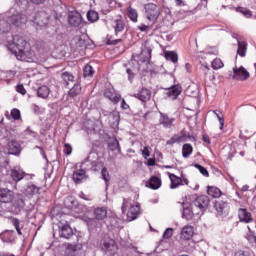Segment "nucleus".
I'll return each instance as SVG.
<instances>
[{"label":"nucleus","instance_id":"f257e3e1","mask_svg":"<svg viewBox=\"0 0 256 256\" xmlns=\"http://www.w3.org/2000/svg\"><path fill=\"white\" fill-rule=\"evenodd\" d=\"M8 49L20 61H33L35 54L31 51L29 42L19 35L12 36V40L8 42Z\"/></svg>","mask_w":256,"mask_h":256},{"label":"nucleus","instance_id":"f03ea898","mask_svg":"<svg viewBox=\"0 0 256 256\" xmlns=\"http://www.w3.org/2000/svg\"><path fill=\"white\" fill-rule=\"evenodd\" d=\"M128 207H129V210L127 212ZM121 209H122V213L127 212L128 221H135V219H137L139 217V214L141 213V207L139 206V204L133 205L131 204L130 200L127 198L123 199Z\"/></svg>","mask_w":256,"mask_h":256},{"label":"nucleus","instance_id":"7ed1b4c3","mask_svg":"<svg viewBox=\"0 0 256 256\" xmlns=\"http://www.w3.org/2000/svg\"><path fill=\"white\" fill-rule=\"evenodd\" d=\"M209 203H211V199L207 195H200L197 196L193 201L192 204L194 206L195 213L200 215H204L207 209H209Z\"/></svg>","mask_w":256,"mask_h":256},{"label":"nucleus","instance_id":"20e7f679","mask_svg":"<svg viewBox=\"0 0 256 256\" xmlns=\"http://www.w3.org/2000/svg\"><path fill=\"white\" fill-rule=\"evenodd\" d=\"M91 155H93V153H90L88 157L81 162L80 167H86L87 171H93L94 173L102 171L105 168L103 161L99 159L91 160Z\"/></svg>","mask_w":256,"mask_h":256},{"label":"nucleus","instance_id":"39448f33","mask_svg":"<svg viewBox=\"0 0 256 256\" xmlns=\"http://www.w3.org/2000/svg\"><path fill=\"white\" fill-rule=\"evenodd\" d=\"M25 195L23 194H16L13 196L12 200L10 201V213L13 215H19L23 209H25Z\"/></svg>","mask_w":256,"mask_h":256},{"label":"nucleus","instance_id":"423d86ee","mask_svg":"<svg viewBox=\"0 0 256 256\" xmlns=\"http://www.w3.org/2000/svg\"><path fill=\"white\" fill-rule=\"evenodd\" d=\"M100 249L106 255H115L118 251L117 242L113 239H104L100 241Z\"/></svg>","mask_w":256,"mask_h":256},{"label":"nucleus","instance_id":"0eeeda50","mask_svg":"<svg viewBox=\"0 0 256 256\" xmlns=\"http://www.w3.org/2000/svg\"><path fill=\"white\" fill-rule=\"evenodd\" d=\"M144 9L145 16L148 21H152V23H155V21L159 19V15H161V12L159 11V7H157V4L148 3L144 6Z\"/></svg>","mask_w":256,"mask_h":256},{"label":"nucleus","instance_id":"6e6552de","mask_svg":"<svg viewBox=\"0 0 256 256\" xmlns=\"http://www.w3.org/2000/svg\"><path fill=\"white\" fill-rule=\"evenodd\" d=\"M89 179V175H87V167L83 166L80 168H75L72 173V180L75 183V185H81L84 181H87Z\"/></svg>","mask_w":256,"mask_h":256},{"label":"nucleus","instance_id":"1a4fd4ad","mask_svg":"<svg viewBox=\"0 0 256 256\" xmlns=\"http://www.w3.org/2000/svg\"><path fill=\"white\" fill-rule=\"evenodd\" d=\"M238 217L240 223H246V224H251V227L256 228V221L253 218V214L249 212L246 208H239L238 209Z\"/></svg>","mask_w":256,"mask_h":256},{"label":"nucleus","instance_id":"9d476101","mask_svg":"<svg viewBox=\"0 0 256 256\" xmlns=\"http://www.w3.org/2000/svg\"><path fill=\"white\" fill-rule=\"evenodd\" d=\"M182 217L183 219H186V221H191L193 220V217L200 215L199 212H195V206L191 203L188 202H182Z\"/></svg>","mask_w":256,"mask_h":256},{"label":"nucleus","instance_id":"9b49d317","mask_svg":"<svg viewBox=\"0 0 256 256\" xmlns=\"http://www.w3.org/2000/svg\"><path fill=\"white\" fill-rule=\"evenodd\" d=\"M49 19H51V14L45 10H40L34 16V23L38 27H46L49 25Z\"/></svg>","mask_w":256,"mask_h":256},{"label":"nucleus","instance_id":"f8f14e48","mask_svg":"<svg viewBox=\"0 0 256 256\" xmlns=\"http://www.w3.org/2000/svg\"><path fill=\"white\" fill-rule=\"evenodd\" d=\"M251 75L249 74V71L245 69V67L240 66V67H234L233 68V75L232 79L235 81H247Z\"/></svg>","mask_w":256,"mask_h":256},{"label":"nucleus","instance_id":"ddd939ff","mask_svg":"<svg viewBox=\"0 0 256 256\" xmlns=\"http://www.w3.org/2000/svg\"><path fill=\"white\" fill-rule=\"evenodd\" d=\"M59 237L61 239H71L73 237V229L69 225V222L63 223V220L59 224Z\"/></svg>","mask_w":256,"mask_h":256},{"label":"nucleus","instance_id":"4468645a","mask_svg":"<svg viewBox=\"0 0 256 256\" xmlns=\"http://www.w3.org/2000/svg\"><path fill=\"white\" fill-rule=\"evenodd\" d=\"M104 97H106V99H109V101H111V103H114V105H117V103L121 101V94L117 93V91H115V88H106L104 91Z\"/></svg>","mask_w":256,"mask_h":256},{"label":"nucleus","instance_id":"2eb2a0df","mask_svg":"<svg viewBox=\"0 0 256 256\" xmlns=\"http://www.w3.org/2000/svg\"><path fill=\"white\" fill-rule=\"evenodd\" d=\"M214 209L217 212V216L221 217L223 215L229 214V203L224 201H216L214 203Z\"/></svg>","mask_w":256,"mask_h":256},{"label":"nucleus","instance_id":"dca6fc26","mask_svg":"<svg viewBox=\"0 0 256 256\" xmlns=\"http://www.w3.org/2000/svg\"><path fill=\"white\" fill-rule=\"evenodd\" d=\"M112 27L114 28L115 35L123 32L125 29V20L122 16H118L112 20Z\"/></svg>","mask_w":256,"mask_h":256},{"label":"nucleus","instance_id":"f3484780","mask_svg":"<svg viewBox=\"0 0 256 256\" xmlns=\"http://www.w3.org/2000/svg\"><path fill=\"white\" fill-rule=\"evenodd\" d=\"M8 21L12 25H15V27H20L22 23H25L27 21V18H25L23 14L16 12L15 14L9 17Z\"/></svg>","mask_w":256,"mask_h":256},{"label":"nucleus","instance_id":"a211bd4d","mask_svg":"<svg viewBox=\"0 0 256 256\" xmlns=\"http://www.w3.org/2000/svg\"><path fill=\"white\" fill-rule=\"evenodd\" d=\"M7 147L9 155H21V144H19L16 140L9 141Z\"/></svg>","mask_w":256,"mask_h":256},{"label":"nucleus","instance_id":"6ab92c4d","mask_svg":"<svg viewBox=\"0 0 256 256\" xmlns=\"http://www.w3.org/2000/svg\"><path fill=\"white\" fill-rule=\"evenodd\" d=\"M14 196L13 191L7 188L0 189V203H11Z\"/></svg>","mask_w":256,"mask_h":256},{"label":"nucleus","instance_id":"aec40b11","mask_svg":"<svg viewBox=\"0 0 256 256\" xmlns=\"http://www.w3.org/2000/svg\"><path fill=\"white\" fill-rule=\"evenodd\" d=\"M175 118H169V115L160 113L159 124L162 125L165 129H171L173 127V123Z\"/></svg>","mask_w":256,"mask_h":256},{"label":"nucleus","instance_id":"412c9836","mask_svg":"<svg viewBox=\"0 0 256 256\" xmlns=\"http://www.w3.org/2000/svg\"><path fill=\"white\" fill-rule=\"evenodd\" d=\"M182 92L183 88L181 86L174 85L167 89L166 95L170 99H177V97H179Z\"/></svg>","mask_w":256,"mask_h":256},{"label":"nucleus","instance_id":"4be33fe9","mask_svg":"<svg viewBox=\"0 0 256 256\" xmlns=\"http://www.w3.org/2000/svg\"><path fill=\"white\" fill-rule=\"evenodd\" d=\"M134 97L142 101V103H147L151 99V90L147 88H142L139 93L135 94Z\"/></svg>","mask_w":256,"mask_h":256},{"label":"nucleus","instance_id":"5701e85b","mask_svg":"<svg viewBox=\"0 0 256 256\" xmlns=\"http://www.w3.org/2000/svg\"><path fill=\"white\" fill-rule=\"evenodd\" d=\"M10 177L16 183H19V181H22V179H25V172L19 168H14L10 170Z\"/></svg>","mask_w":256,"mask_h":256},{"label":"nucleus","instance_id":"b1692460","mask_svg":"<svg viewBox=\"0 0 256 256\" xmlns=\"http://www.w3.org/2000/svg\"><path fill=\"white\" fill-rule=\"evenodd\" d=\"M195 233V230L193 229V226H184L181 231V239H184V241H189Z\"/></svg>","mask_w":256,"mask_h":256},{"label":"nucleus","instance_id":"393cba45","mask_svg":"<svg viewBox=\"0 0 256 256\" xmlns=\"http://www.w3.org/2000/svg\"><path fill=\"white\" fill-rule=\"evenodd\" d=\"M169 175V179L171 181L170 184V189H177V187H181V185H183V178L175 175V174H171L168 172Z\"/></svg>","mask_w":256,"mask_h":256},{"label":"nucleus","instance_id":"a878e982","mask_svg":"<svg viewBox=\"0 0 256 256\" xmlns=\"http://www.w3.org/2000/svg\"><path fill=\"white\" fill-rule=\"evenodd\" d=\"M61 79L64 87L69 88L71 83H75V76L71 72H63Z\"/></svg>","mask_w":256,"mask_h":256},{"label":"nucleus","instance_id":"bb28decb","mask_svg":"<svg viewBox=\"0 0 256 256\" xmlns=\"http://www.w3.org/2000/svg\"><path fill=\"white\" fill-rule=\"evenodd\" d=\"M68 21L71 25V27H79L81 23L83 22V18L81 17V14L79 13H73L69 15Z\"/></svg>","mask_w":256,"mask_h":256},{"label":"nucleus","instance_id":"cd10ccee","mask_svg":"<svg viewBox=\"0 0 256 256\" xmlns=\"http://www.w3.org/2000/svg\"><path fill=\"white\" fill-rule=\"evenodd\" d=\"M40 191L41 188L37 187L35 184H28L25 189V194L28 195V197H34V195H39Z\"/></svg>","mask_w":256,"mask_h":256},{"label":"nucleus","instance_id":"c85d7f7f","mask_svg":"<svg viewBox=\"0 0 256 256\" xmlns=\"http://www.w3.org/2000/svg\"><path fill=\"white\" fill-rule=\"evenodd\" d=\"M207 194L210 197H213L214 199H219L221 195H223V192H221V189L215 187V186H208L207 187Z\"/></svg>","mask_w":256,"mask_h":256},{"label":"nucleus","instance_id":"c756f323","mask_svg":"<svg viewBox=\"0 0 256 256\" xmlns=\"http://www.w3.org/2000/svg\"><path fill=\"white\" fill-rule=\"evenodd\" d=\"M81 84L75 83L73 87L68 91V97H71L74 99V97H77L78 95H81Z\"/></svg>","mask_w":256,"mask_h":256},{"label":"nucleus","instance_id":"7c9ffc66","mask_svg":"<svg viewBox=\"0 0 256 256\" xmlns=\"http://www.w3.org/2000/svg\"><path fill=\"white\" fill-rule=\"evenodd\" d=\"M51 93V90L47 87V86H40L37 89V96L40 99H47V97H49V94Z\"/></svg>","mask_w":256,"mask_h":256},{"label":"nucleus","instance_id":"2f4dec72","mask_svg":"<svg viewBox=\"0 0 256 256\" xmlns=\"http://www.w3.org/2000/svg\"><path fill=\"white\" fill-rule=\"evenodd\" d=\"M150 189H159L161 187V178L157 176H152L149 180V184L147 185Z\"/></svg>","mask_w":256,"mask_h":256},{"label":"nucleus","instance_id":"473e14b6","mask_svg":"<svg viewBox=\"0 0 256 256\" xmlns=\"http://www.w3.org/2000/svg\"><path fill=\"white\" fill-rule=\"evenodd\" d=\"M94 217L98 221H103L107 217V209L105 208H96L94 210Z\"/></svg>","mask_w":256,"mask_h":256},{"label":"nucleus","instance_id":"72a5a7b5","mask_svg":"<svg viewBox=\"0 0 256 256\" xmlns=\"http://www.w3.org/2000/svg\"><path fill=\"white\" fill-rule=\"evenodd\" d=\"M253 226L248 225L247 229H248V234L246 236L247 241H249L252 245H256V234L253 231V229L251 228Z\"/></svg>","mask_w":256,"mask_h":256},{"label":"nucleus","instance_id":"f704fd0d","mask_svg":"<svg viewBox=\"0 0 256 256\" xmlns=\"http://www.w3.org/2000/svg\"><path fill=\"white\" fill-rule=\"evenodd\" d=\"M237 53L240 57H245L247 53V42L245 41L238 42Z\"/></svg>","mask_w":256,"mask_h":256},{"label":"nucleus","instance_id":"c9c22d12","mask_svg":"<svg viewBox=\"0 0 256 256\" xmlns=\"http://www.w3.org/2000/svg\"><path fill=\"white\" fill-rule=\"evenodd\" d=\"M108 149L110 151H118V153H121V145H119V140L115 138L114 140L110 141L108 144Z\"/></svg>","mask_w":256,"mask_h":256},{"label":"nucleus","instance_id":"e433bc0d","mask_svg":"<svg viewBox=\"0 0 256 256\" xmlns=\"http://www.w3.org/2000/svg\"><path fill=\"white\" fill-rule=\"evenodd\" d=\"M126 73L128 75V81H130V83H133V79H135V75H137L138 70L137 68H135V66H130L126 69Z\"/></svg>","mask_w":256,"mask_h":256},{"label":"nucleus","instance_id":"4c0bfd02","mask_svg":"<svg viewBox=\"0 0 256 256\" xmlns=\"http://www.w3.org/2000/svg\"><path fill=\"white\" fill-rule=\"evenodd\" d=\"M191 153H193V146H191V144H184L182 147V156L184 159H188V157L191 156Z\"/></svg>","mask_w":256,"mask_h":256},{"label":"nucleus","instance_id":"58836bf2","mask_svg":"<svg viewBox=\"0 0 256 256\" xmlns=\"http://www.w3.org/2000/svg\"><path fill=\"white\" fill-rule=\"evenodd\" d=\"M236 11L237 13H241V15L246 17V19H251V17H253V12H251V10H249L248 8L239 6L236 8Z\"/></svg>","mask_w":256,"mask_h":256},{"label":"nucleus","instance_id":"ea45409f","mask_svg":"<svg viewBox=\"0 0 256 256\" xmlns=\"http://www.w3.org/2000/svg\"><path fill=\"white\" fill-rule=\"evenodd\" d=\"M127 16L129 17L130 20L133 21V23H137V19L139 17V14L137 13V10L134 8H128Z\"/></svg>","mask_w":256,"mask_h":256},{"label":"nucleus","instance_id":"a19ab883","mask_svg":"<svg viewBox=\"0 0 256 256\" xmlns=\"http://www.w3.org/2000/svg\"><path fill=\"white\" fill-rule=\"evenodd\" d=\"M11 224L13 225V227H15L18 235H23V232H21V229H23V227H21V220L17 219V218H12L11 219Z\"/></svg>","mask_w":256,"mask_h":256},{"label":"nucleus","instance_id":"79ce46f5","mask_svg":"<svg viewBox=\"0 0 256 256\" xmlns=\"http://www.w3.org/2000/svg\"><path fill=\"white\" fill-rule=\"evenodd\" d=\"M165 58L167 61H172V63H177V61H179L177 53L171 51L165 53Z\"/></svg>","mask_w":256,"mask_h":256},{"label":"nucleus","instance_id":"37998d69","mask_svg":"<svg viewBox=\"0 0 256 256\" xmlns=\"http://www.w3.org/2000/svg\"><path fill=\"white\" fill-rule=\"evenodd\" d=\"M87 19L90 23H95V21H99V14L96 11H88Z\"/></svg>","mask_w":256,"mask_h":256},{"label":"nucleus","instance_id":"c03bdc74","mask_svg":"<svg viewBox=\"0 0 256 256\" xmlns=\"http://www.w3.org/2000/svg\"><path fill=\"white\" fill-rule=\"evenodd\" d=\"M94 74H95V70H93V66L87 64L83 69V76L93 77Z\"/></svg>","mask_w":256,"mask_h":256},{"label":"nucleus","instance_id":"a18cd8bd","mask_svg":"<svg viewBox=\"0 0 256 256\" xmlns=\"http://www.w3.org/2000/svg\"><path fill=\"white\" fill-rule=\"evenodd\" d=\"M141 57H144L140 59L142 63H147V61H151V49H146L142 51Z\"/></svg>","mask_w":256,"mask_h":256},{"label":"nucleus","instance_id":"49530a36","mask_svg":"<svg viewBox=\"0 0 256 256\" xmlns=\"http://www.w3.org/2000/svg\"><path fill=\"white\" fill-rule=\"evenodd\" d=\"M101 175L102 179L106 183V187H109V181H111V178L109 177V171L107 170V167L102 168Z\"/></svg>","mask_w":256,"mask_h":256},{"label":"nucleus","instance_id":"de8ad7c7","mask_svg":"<svg viewBox=\"0 0 256 256\" xmlns=\"http://www.w3.org/2000/svg\"><path fill=\"white\" fill-rule=\"evenodd\" d=\"M213 113H214V115H216V117L220 123V130L223 131V127L225 125V118H223V116H221V111H219V110H214Z\"/></svg>","mask_w":256,"mask_h":256},{"label":"nucleus","instance_id":"09e8293b","mask_svg":"<svg viewBox=\"0 0 256 256\" xmlns=\"http://www.w3.org/2000/svg\"><path fill=\"white\" fill-rule=\"evenodd\" d=\"M225 64H223V61L220 58H216L212 61V68L217 71V69H222Z\"/></svg>","mask_w":256,"mask_h":256},{"label":"nucleus","instance_id":"8fccbe9b","mask_svg":"<svg viewBox=\"0 0 256 256\" xmlns=\"http://www.w3.org/2000/svg\"><path fill=\"white\" fill-rule=\"evenodd\" d=\"M183 141V136H173L171 139L167 140L166 145H175V143H181Z\"/></svg>","mask_w":256,"mask_h":256},{"label":"nucleus","instance_id":"3c124183","mask_svg":"<svg viewBox=\"0 0 256 256\" xmlns=\"http://www.w3.org/2000/svg\"><path fill=\"white\" fill-rule=\"evenodd\" d=\"M194 167L198 169L201 175L204 177H209V171H207V168L203 167L201 164H194Z\"/></svg>","mask_w":256,"mask_h":256},{"label":"nucleus","instance_id":"603ef678","mask_svg":"<svg viewBox=\"0 0 256 256\" xmlns=\"http://www.w3.org/2000/svg\"><path fill=\"white\" fill-rule=\"evenodd\" d=\"M67 203H71L70 209H77L79 207V203L77 202V200L73 197L70 196L66 199Z\"/></svg>","mask_w":256,"mask_h":256},{"label":"nucleus","instance_id":"864d4df0","mask_svg":"<svg viewBox=\"0 0 256 256\" xmlns=\"http://www.w3.org/2000/svg\"><path fill=\"white\" fill-rule=\"evenodd\" d=\"M11 117L14 119V121H19V119H21V111H19L17 108L12 109Z\"/></svg>","mask_w":256,"mask_h":256},{"label":"nucleus","instance_id":"5fc2aeb1","mask_svg":"<svg viewBox=\"0 0 256 256\" xmlns=\"http://www.w3.org/2000/svg\"><path fill=\"white\" fill-rule=\"evenodd\" d=\"M0 33H9V23L0 21Z\"/></svg>","mask_w":256,"mask_h":256},{"label":"nucleus","instance_id":"6e6d98bb","mask_svg":"<svg viewBox=\"0 0 256 256\" xmlns=\"http://www.w3.org/2000/svg\"><path fill=\"white\" fill-rule=\"evenodd\" d=\"M111 36H107L106 37V45H118V43H121V41H123L122 39H115V40H111Z\"/></svg>","mask_w":256,"mask_h":256},{"label":"nucleus","instance_id":"4d7b16f0","mask_svg":"<svg viewBox=\"0 0 256 256\" xmlns=\"http://www.w3.org/2000/svg\"><path fill=\"white\" fill-rule=\"evenodd\" d=\"M15 5L20 7V9H25L27 5H29V1L27 0H15Z\"/></svg>","mask_w":256,"mask_h":256},{"label":"nucleus","instance_id":"13d9d810","mask_svg":"<svg viewBox=\"0 0 256 256\" xmlns=\"http://www.w3.org/2000/svg\"><path fill=\"white\" fill-rule=\"evenodd\" d=\"M173 237V228H167L163 233V239H171Z\"/></svg>","mask_w":256,"mask_h":256},{"label":"nucleus","instance_id":"bf43d9fd","mask_svg":"<svg viewBox=\"0 0 256 256\" xmlns=\"http://www.w3.org/2000/svg\"><path fill=\"white\" fill-rule=\"evenodd\" d=\"M16 91H17V93H20V95H26L27 94V90H25V86H23V84H18L16 86Z\"/></svg>","mask_w":256,"mask_h":256},{"label":"nucleus","instance_id":"052dcab7","mask_svg":"<svg viewBox=\"0 0 256 256\" xmlns=\"http://www.w3.org/2000/svg\"><path fill=\"white\" fill-rule=\"evenodd\" d=\"M0 137H2V139H7V137H9V130H7L6 127L0 128Z\"/></svg>","mask_w":256,"mask_h":256},{"label":"nucleus","instance_id":"680f3d73","mask_svg":"<svg viewBox=\"0 0 256 256\" xmlns=\"http://www.w3.org/2000/svg\"><path fill=\"white\" fill-rule=\"evenodd\" d=\"M64 153L65 155H71V153H73V147L71 146V144L66 143L64 145Z\"/></svg>","mask_w":256,"mask_h":256},{"label":"nucleus","instance_id":"e2e57ef3","mask_svg":"<svg viewBox=\"0 0 256 256\" xmlns=\"http://www.w3.org/2000/svg\"><path fill=\"white\" fill-rule=\"evenodd\" d=\"M142 155L143 157H145V159H147V157H150L151 152H149V148L144 147V149L142 150Z\"/></svg>","mask_w":256,"mask_h":256},{"label":"nucleus","instance_id":"0e129e2a","mask_svg":"<svg viewBox=\"0 0 256 256\" xmlns=\"http://www.w3.org/2000/svg\"><path fill=\"white\" fill-rule=\"evenodd\" d=\"M138 31H141L142 33L147 31V29H149V26L145 25V24H141L140 26L137 27Z\"/></svg>","mask_w":256,"mask_h":256},{"label":"nucleus","instance_id":"69168bd1","mask_svg":"<svg viewBox=\"0 0 256 256\" xmlns=\"http://www.w3.org/2000/svg\"><path fill=\"white\" fill-rule=\"evenodd\" d=\"M35 149H39L40 150V154L47 161V155L45 154V150L42 147H39V146H35Z\"/></svg>","mask_w":256,"mask_h":256},{"label":"nucleus","instance_id":"338daca9","mask_svg":"<svg viewBox=\"0 0 256 256\" xmlns=\"http://www.w3.org/2000/svg\"><path fill=\"white\" fill-rule=\"evenodd\" d=\"M121 109H124V111H127V109H129V104L125 102V99H122L121 101Z\"/></svg>","mask_w":256,"mask_h":256},{"label":"nucleus","instance_id":"774afa93","mask_svg":"<svg viewBox=\"0 0 256 256\" xmlns=\"http://www.w3.org/2000/svg\"><path fill=\"white\" fill-rule=\"evenodd\" d=\"M147 165H148V167L155 166V159L149 158L148 161H147Z\"/></svg>","mask_w":256,"mask_h":256}]
</instances>
